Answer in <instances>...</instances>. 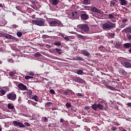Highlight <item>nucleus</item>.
Returning a JSON list of instances; mask_svg holds the SVG:
<instances>
[{"label": "nucleus", "instance_id": "obj_5", "mask_svg": "<svg viewBox=\"0 0 131 131\" xmlns=\"http://www.w3.org/2000/svg\"><path fill=\"white\" fill-rule=\"evenodd\" d=\"M103 106L100 103L98 104H92L91 106V108L93 109L94 111H97V108L99 109L100 111H103Z\"/></svg>", "mask_w": 131, "mask_h": 131}, {"label": "nucleus", "instance_id": "obj_60", "mask_svg": "<svg viewBox=\"0 0 131 131\" xmlns=\"http://www.w3.org/2000/svg\"><path fill=\"white\" fill-rule=\"evenodd\" d=\"M127 105L131 107V102H128V103H127Z\"/></svg>", "mask_w": 131, "mask_h": 131}, {"label": "nucleus", "instance_id": "obj_59", "mask_svg": "<svg viewBox=\"0 0 131 131\" xmlns=\"http://www.w3.org/2000/svg\"><path fill=\"white\" fill-rule=\"evenodd\" d=\"M47 37L48 36L46 35H42V38L43 39H46Z\"/></svg>", "mask_w": 131, "mask_h": 131}, {"label": "nucleus", "instance_id": "obj_34", "mask_svg": "<svg viewBox=\"0 0 131 131\" xmlns=\"http://www.w3.org/2000/svg\"><path fill=\"white\" fill-rule=\"evenodd\" d=\"M99 50L101 51H104L106 50V49H105V48L103 46H101L100 47H99Z\"/></svg>", "mask_w": 131, "mask_h": 131}, {"label": "nucleus", "instance_id": "obj_27", "mask_svg": "<svg viewBox=\"0 0 131 131\" xmlns=\"http://www.w3.org/2000/svg\"><path fill=\"white\" fill-rule=\"evenodd\" d=\"M123 31H124L125 32H129L130 33H131V27L129 28H125V29L123 30Z\"/></svg>", "mask_w": 131, "mask_h": 131}, {"label": "nucleus", "instance_id": "obj_63", "mask_svg": "<svg viewBox=\"0 0 131 131\" xmlns=\"http://www.w3.org/2000/svg\"><path fill=\"white\" fill-rule=\"evenodd\" d=\"M82 6L85 9H87V8L88 7V6H85L84 5H82Z\"/></svg>", "mask_w": 131, "mask_h": 131}, {"label": "nucleus", "instance_id": "obj_15", "mask_svg": "<svg viewBox=\"0 0 131 131\" xmlns=\"http://www.w3.org/2000/svg\"><path fill=\"white\" fill-rule=\"evenodd\" d=\"M74 81L79 83H83L84 82V80L81 79L80 77H76Z\"/></svg>", "mask_w": 131, "mask_h": 131}, {"label": "nucleus", "instance_id": "obj_43", "mask_svg": "<svg viewBox=\"0 0 131 131\" xmlns=\"http://www.w3.org/2000/svg\"><path fill=\"white\" fill-rule=\"evenodd\" d=\"M53 105V103L52 102H47L46 103V105H47L48 107H50Z\"/></svg>", "mask_w": 131, "mask_h": 131}, {"label": "nucleus", "instance_id": "obj_20", "mask_svg": "<svg viewBox=\"0 0 131 131\" xmlns=\"http://www.w3.org/2000/svg\"><path fill=\"white\" fill-rule=\"evenodd\" d=\"M59 0H52V4L53 6H56L59 4Z\"/></svg>", "mask_w": 131, "mask_h": 131}, {"label": "nucleus", "instance_id": "obj_56", "mask_svg": "<svg viewBox=\"0 0 131 131\" xmlns=\"http://www.w3.org/2000/svg\"><path fill=\"white\" fill-rule=\"evenodd\" d=\"M8 62H9V63H13V60L12 59H8Z\"/></svg>", "mask_w": 131, "mask_h": 131}, {"label": "nucleus", "instance_id": "obj_9", "mask_svg": "<svg viewBox=\"0 0 131 131\" xmlns=\"http://www.w3.org/2000/svg\"><path fill=\"white\" fill-rule=\"evenodd\" d=\"M121 63L126 68H131V63L129 60H126L124 61H122Z\"/></svg>", "mask_w": 131, "mask_h": 131}, {"label": "nucleus", "instance_id": "obj_62", "mask_svg": "<svg viewBox=\"0 0 131 131\" xmlns=\"http://www.w3.org/2000/svg\"><path fill=\"white\" fill-rule=\"evenodd\" d=\"M48 127H52V124H48Z\"/></svg>", "mask_w": 131, "mask_h": 131}, {"label": "nucleus", "instance_id": "obj_2", "mask_svg": "<svg viewBox=\"0 0 131 131\" xmlns=\"http://www.w3.org/2000/svg\"><path fill=\"white\" fill-rule=\"evenodd\" d=\"M78 28L80 30H81L82 33H88L90 31V27L87 24H83L78 25Z\"/></svg>", "mask_w": 131, "mask_h": 131}, {"label": "nucleus", "instance_id": "obj_12", "mask_svg": "<svg viewBox=\"0 0 131 131\" xmlns=\"http://www.w3.org/2000/svg\"><path fill=\"white\" fill-rule=\"evenodd\" d=\"M74 94V92L71 90H67L64 91L63 95H72Z\"/></svg>", "mask_w": 131, "mask_h": 131}, {"label": "nucleus", "instance_id": "obj_58", "mask_svg": "<svg viewBox=\"0 0 131 131\" xmlns=\"http://www.w3.org/2000/svg\"><path fill=\"white\" fill-rule=\"evenodd\" d=\"M70 122L71 124H72L73 125L75 124V122L73 120H71Z\"/></svg>", "mask_w": 131, "mask_h": 131}, {"label": "nucleus", "instance_id": "obj_32", "mask_svg": "<svg viewBox=\"0 0 131 131\" xmlns=\"http://www.w3.org/2000/svg\"><path fill=\"white\" fill-rule=\"evenodd\" d=\"M61 37H63L64 40H67V41H69V40H70L68 36H64L62 34L61 35Z\"/></svg>", "mask_w": 131, "mask_h": 131}, {"label": "nucleus", "instance_id": "obj_39", "mask_svg": "<svg viewBox=\"0 0 131 131\" xmlns=\"http://www.w3.org/2000/svg\"><path fill=\"white\" fill-rule=\"evenodd\" d=\"M58 93H59L60 94H62V95H64V93L65 91H64V90H63L62 89H60V90H58Z\"/></svg>", "mask_w": 131, "mask_h": 131}, {"label": "nucleus", "instance_id": "obj_26", "mask_svg": "<svg viewBox=\"0 0 131 131\" xmlns=\"http://www.w3.org/2000/svg\"><path fill=\"white\" fill-rule=\"evenodd\" d=\"M54 45L57 46H61V43L58 41H55Z\"/></svg>", "mask_w": 131, "mask_h": 131}, {"label": "nucleus", "instance_id": "obj_37", "mask_svg": "<svg viewBox=\"0 0 131 131\" xmlns=\"http://www.w3.org/2000/svg\"><path fill=\"white\" fill-rule=\"evenodd\" d=\"M63 123V124H62V125H63V126H64V127L68 126V125H69V122H68V121H64V122H63V123Z\"/></svg>", "mask_w": 131, "mask_h": 131}, {"label": "nucleus", "instance_id": "obj_36", "mask_svg": "<svg viewBox=\"0 0 131 131\" xmlns=\"http://www.w3.org/2000/svg\"><path fill=\"white\" fill-rule=\"evenodd\" d=\"M41 56V54H40L39 53L37 52L34 54L35 57L39 58Z\"/></svg>", "mask_w": 131, "mask_h": 131}, {"label": "nucleus", "instance_id": "obj_14", "mask_svg": "<svg viewBox=\"0 0 131 131\" xmlns=\"http://www.w3.org/2000/svg\"><path fill=\"white\" fill-rule=\"evenodd\" d=\"M89 18H90V17H89V15L88 14L84 13V14H82L81 15V19L82 20H86Z\"/></svg>", "mask_w": 131, "mask_h": 131}, {"label": "nucleus", "instance_id": "obj_33", "mask_svg": "<svg viewBox=\"0 0 131 131\" xmlns=\"http://www.w3.org/2000/svg\"><path fill=\"white\" fill-rule=\"evenodd\" d=\"M28 91L25 92V93H26L28 95H31L32 94V90H27Z\"/></svg>", "mask_w": 131, "mask_h": 131}, {"label": "nucleus", "instance_id": "obj_48", "mask_svg": "<svg viewBox=\"0 0 131 131\" xmlns=\"http://www.w3.org/2000/svg\"><path fill=\"white\" fill-rule=\"evenodd\" d=\"M43 118L45 122H47L49 121V119H48L47 117H43Z\"/></svg>", "mask_w": 131, "mask_h": 131}, {"label": "nucleus", "instance_id": "obj_29", "mask_svg": "<svg viewBox=\"0 0 131 131\" xmlns=\"http://www.w3.org/2000/svg\"><path fill=\"white\" fill-rule=\"evenodd\" d=\"M83 4L84 5H89L90 3V0H84L82 1Z\"/></svg>", "mask_w": 131, "mask_h": 131}, {"label": "nucleus", "instance_id": "obj_45", "mask_svg": "<svg viewBox=\"0 0 131 131\" xmlns=\"http://www.w3.org/2000/svg\"><path fill=\"white\" fill-rule=\"evenodd\" d=\"M32 78H33V77H32V76H25V79H32Z\"/></svg>", "mask_w": 131, "mask_h": 131}, {"label": "nucleus", "instance_id": "obj_28", "mask_svg": "<svg viewBox=\"0 0 131 131\" xmlns=\"http://www.w3.org/2000/svg\"><path fill=\"white\" fill-rule=\"evenodd\" d=\"M76 74L78 75H82L83 74V71L82 70H78V71H76Z\"/></svg>", "mask_w": 131, "mask_h": 131}, {"label": "nucleus", "instance_id": "obj_30", "mask_svg": "<svg viewBox=\"0 0 131 131\" xmlns=\"http://www.w3.org/2000/svg\"><path fill=\"white\" fill-rule=\"evenodd\" d=\"M113 15H115L114 13H113V14H108V18L109 19H113V18H114V16H113Z\"/></svg>", "mask_w": 131, "mask_h": 131}, {"label": "nucleus", "instance_id": "obj_17", "mask_svg": "<svg viewBox=\"0 0 131 131\" xmlns=\"http://www.w3.org/2000/svg\"><path fill=\"white\" fill-rule=\"evenodd\" d=\"M119 73H120V74H122L123 76L127 75V72H125V71L123 69H120L119 70Z\"/></svg>", "mask_w": 131, "mask_h": 131}, {"label": "nucleus", "instance_id": "obj_55", "mask_svg": "<svg viewBox=\"0 0 131 131\" xmlns=\"http://www.w3.org/2000/svg\"><path fill=\"white\" fill-rule=\"evenodd\" d=\"M76 95L78 97H83V95L81 93H77Z\"/></svg>", "mask_w": 131, "mask_h": 131}, {"label": "nucleus", "instance_id": "obj_6", "mask_svg": "<svg viewBox=\"0 0 131 131\" xmlns=\"http://www.w3.org/2000/svg\"><path fill=\"white\" fill-rule=\"evenodd\" d=\"M7 97L8 100L14 101L16 99V95L15 92H12L11 93L8 94Z\"/></svg>", "mask_w": 131, "mask_h": 131}, {"label": "nucleus", "instance_id": "obj_13", "mask_svg": "<svg viewBox=\"0 0 131 131\" xmlns=\"http://www.w3.org/2000/svg\"><path fill=\"white\" fill-rule=\"evenodd\" d=\"M123 47L125 49H129L128 52L131 54V43H124Z\"/></svg>", "mask_w": 131, "mask_h": 131}, {"label": "nucleus", "instance_id": "obj_1", "mask_svg": "<svg viewBox=\"0 0 131 131\" xmlns=\"http://www.w3.org/2000/svg\"><path fill=\"white\" fill-rule=\"evenodd\" d=\"M116 28V24L112 22L104 23L102 25L103 30L104 31H110Z\"/></svg>", "mask_w": 131, "mask_h": 131}, {"label": "nucleus", "instance_id": "obj_54", "mask_svg": "<svg viewBox=\"0 0 131 131\" xmlns=\"http://www.w3.org/2000/svg\"><path fill=\"white\" fill-rule=\"evenodd\" d=\"M117 128H116V127L113 126L112 127V128H111V129H112V130L113 131H115Z\"/></svg>", "mask_w": 131, "mask_h": 131}, {"label": "nucleus", "instance_id": "obj_16", "mask_svg": "<svg viewBox=\"0 0 131 131\" xmlns=\"http://www.w3.org/2000/svg\"><path fill=\"white\" fill-rule=\"evenodd\" d=\"M81 54L85 56H88L90 55V52L86 50H83L81 52Z\"/></svg>", "mask_w": 131, "mask_h": 131}, {"label": "nucleus", "instance_id": "obj_53", "mask_svg": "<svg viewBox=\"0 0 131 131\" xmlns=\"http://www.w3.org/2000/svg\"><path fill=\"white\" fill-rule=\"evenodd\" d=\"M25 125H26V126H31L30 124H29V123H28V122H25Z\"/></svg>", "mask_w": 131, "mask_h": 131}, {"label": "nucleus", "instance_id": "obj_44", "mask_svg": "<svg viewBox=\"0 0 131 131\" xmlns=\"http://www.w3.org/2000/svg\"><path fill=\"white\" fill-rule=\"evenodd\" d=\"M17 36L19 37H21L22 36V33L20 32H17Z\"/></svg>", "mask_w": 131, "mask_h": 131}, {"label": "nucleus", "instance_id": "obj_50", "mask_svg": "<svg viewBox=\"0 0 131 131\" xmlns=\"http://www.w3.org/2000/svg\"><path fill=\"white\" fill-rule=\"evenodd\" d=\"M127 38H128V40H131V35L129 34L128 35H127Z\"/></svg>", "mask_w": 131, "mask_h": 131}, {"label": "nucleus", "instance_id": "obj_64", "mask_svg": "<svg viewBox=\"0 0 131 131\" xmlns=\"http://www.w3.org/2000/svg\"><path fill=\"white\" fill-rule=\"evenodd\" d=\"M56 110V108H52V111H55Z\"/></svg>", "mask_w": 131, "mask_h": 131}, {"label": "nucleus", "instance_id": "obj_41", "mask_svg": "<svg viewBox=\"0 0 131 131\" xmlns=\"http://www.w3.org/2000/svg\"><path fill=\"white\" fill-rule=\"evenodd\" d=\"M66 105L68 108H71L72 106L71 103L69 102H67Z\"/></svg>", "mask_w": 131, "mask_h": 131}, {"label": "nucleus", "instance_id": "obj_52", "mask_svg": "<svg viewBox=\"0 0 131 131\" xmlns=\"http://www.w3.org/2000/svg\"><path fill=\"white\" fill-rule=\"evenodd\" d=\"M90 108V107L89 106H85L84 107V110H86V111H88L89 110Z\"/></svg>", "mask_w": 131, "mask_h": 131}, {"label": "nucleus", "instance_id": "obj_4", "mask_svg": "<svg viewBox=\"0 0 131 131\" xmlns=\"http://www.w3.org/2000/svg\"><path fill=\"white\" fill-rule=\"evenodd\" d=\"M49 25L50 27H59L61 25V21L55 19L50 20L49 21Z\"/></svg>", "mask_w": 131, "mask_h": 131}, {"label": "nucleus", "instance_id": "obj_8", "mask_svg": "<svg viewBox=\"0 0 131 131\" xmlns=\"http://www.w3.org/2000/svg\"><path fill=\"white\" fill-rule=\"evenodd\" d=\"M13 123L14 126H19L20 128H25L26 127L24 123L20 122H18L17 121H14Z\"/></svg>", "mask_w": 131, "mask_h": 131}, {"label": "nucleus", "instance_id": "obj_51", "mask_svg": "<svg viewBox=\"0 0 131 131\" xmlns=\"http://www.w3.org/2000/svg\"><path fill=\"white\" fill-rule=\"evenodd\" d=\"M127 21H128V19H123L122 20V23H126Z\"/></svg>", "mask_w": 131, "mask_h": 131}, {"label": "nucleus", "instance_id": "obj_11", "mask_svg": "<svg viewBox=\"0 0 131 131\" xmlns=\"http://www.w3.org/2000/svg\"><path fill=\"white\" fill-rule=\"evenodd\" d=\"M91 11L101 14H103L104 13L103 12L101 11L100 9H98L96 7H92L91 8Z\"/></svg>", "mask_w": 131, "mask_h": 131}, {"label": "nucleus", "instance_id": "obj_47", "mask_svg": "<svg viewBox=\"0 0 131 131\" xmlns=\"http://www.w3.org/2000/svg\"><path fill=\"white\" fill-rule=\"evenodd\" d=\"M67 121H64V119H62V118H61L60 119V123H64V122H67Z\"/></svg>", "mask_w": 131, "mask_h": 131}, {"label": "nucleus", "instance_id": "obj_10", "mask_svg": "<svg viewBox=\"0 0 131 131\" xmlns=\"http://www.w3.org/2000/svg\"><path fill=\"white\" fill-rule=\"evenodd\" d=\"M17 88H18L19 90L22 91H28L27 87L26 86L25 84L22 83H20L18 84H17Z\"/></svg>", "mask_w": 131, "mask_h": 131}, {"label": "nucleus", "instance_id": "obj_40", "mask_svg": "<svg viewBox=\"0 0 131 131\" xmlns=\"http://www.w3.org/2000/svg\"><path fill=\"white\" fill-rule=\"evenodd\" d=\"M50 93L51 95H55V90L51 89L50 90Z\"/></svg>", "mask_w": 131, "mask_h": 131}, {"label": "nucleus", "instance_id": "obj_24", "mask_svg": "<svg viewBox=\"0 0 131 131\" xmlns=\"http://www.w3.org/2000/svg\"><path fill=\"white\" fill-rule=\"evenodd\" d=\"M55 51H56V53L58 54V55H61V49H58V48H56L55 49Z\"/></svg>", "mask_w": 131, "mask_h": 131}, {"label": "nucleus", "instance_id": "obj_31", "mask_svg": "<svg viewBox=\"0 0 131 131\" xmlns=\"http://www.w3.org/2000/svg\"><path fill=\"white\" fill-rule=\"evenodd\" d=\"M121 46H122L121 42H117L116 43L115 47H116V48H119V47H121Z\"/></svg>", "mask_w": 131, "mask_h": 131}, {"label": "nucleus", "instance_id": "obj_46", "mask_svg": "<svg viewBox=\"0 0 131 131\" xmlns=\"http://www.w3.org/2000/svg\"><path fill=\"white\" fill-rule=\"evenodd\" d=\"M106 87H107L108 89H110L111 90H115V88H113V87L112 86L106 85Z\"/></svg>", "mask_w": 131, "mask_h": 131}, {"label": "nucleus", "instance_id": "obj_3", "mask_svg": "<svg viewBox=\"0 0 131 131\" xmlns=\"http://www.w3.org/2000/svg\"><path fill=\"white\" fill-rule=\"evenodd\" d=\"M46 20L42 18H38L37 19L32 20V24L36 25L40 27L43 26Z\"/></svg>", "mask_w": 131, "mask_h": 131}, {"label": "nucleus", "instance_id": "obj_21", "mask_svg": "<svg viewBox=\"0 0 131 131\" xmlns=\"http://www.w3.org/2000/svg\"><path fill=\"white\" fill-rule=\"evenodd\" d=\"M7 108L9 110H13L14 109V106L12 103H8Z\"/></svg>", "mask_w": 131, "mask_h": 131}, {"label": "nucleus", "instance_id": "obj_42", "mask_svg": "<svg viewBox=\"0 0 131 131\" xmlns=\"http://www.w3.org/2000/svg\"><path fill=\"white\" fill-rule=\"evenodd\" d=\"M108 35H109V36H110V37L111 38H113L115 36V33H108Z\"/></svg>", "mask_w": 131, "mask_h": 131}, {"label": "nucleus", "instance_id": "obj_22", "mask_svg": "<svg viewBox=\"0 0 131 131\" xmlns=\"http://www.w3.org/2000/svg\"><path fill=\"white\" fill-rule=\"evenodd\" d=\"M76 37L82 39V40H85V37L84 36L81 35V34H76Z\"/></svg>", "mask_w": 131, "mask_h": 131}, {"label": "nucleus", "instance_id": "obj_7", "mask_svg": "<svg viewBox=\"0 0 131 131\" xmlns=\"http://www.w3.org/2000/svg\"><path fill=\"white\" fill-rule=\"evenodd\" d=\"M0 37H5L7 39H12V40H16V38L14 36H11L8 34H3L2 33H0Z\"/></svg>", "mask_w": 131, "mask_h": 131}, {"label": "nucleus", "instance_id": "obj_19", "mask_svg": "<svg viewBox=\"0 0 131 131\" xmlns=\"http://www.w3.org/2000/svg\"><path fill=\"white\" fill-rule=\"evenodd\" d=\"M120 4L122 6H126L127 5V1L126 0H119Z\"/></svg>", "mask_w": 131, "mask_h": 131}, {"label": "nucleus", "instance_id": "obj_49", "mask_svg": "<svg viewBox=\"0 0 131 131\" xmlns=\"http://www.w3.org/2000/svg\"><path fill=\"white\" fill-rule=\"evenodd\" d=\"M9 76L11 77L14 76V73L13 72H10L9 73Z\"/></svg>", "mask_w": 131, "mask_h": 131}, {"label": "nucleus", "instance_id": "obj_38", "mask_svg": "<svg viewBox=\"0 0 131 131\" xmlns=\"http://www.w3.org/2000/svg\"><path fill=\"white\" fill-rule=\"evenodd\" d=\"M31 104H32L33 105L36 106V107H38V106L37 105V102H35L33 101H31Z\"/></svg>", "mask_w": 131, "mask_h": 131}, {"label": "nucleus", "instance_id": "obj_57", "mask_svg": "<svg viewBox=\"0 0 131 131\" xmlns=\"http://www.w3.org/2000/svg\"><path fill=\"white\" fill-rule=\"evenodd\" d=\"M29 75L30 76H33L34 75V74L33 72H30L29 73Z\"/></svg>", "mask_w": 131, "mask_h": 131}, {"label": "nucleus", "instance_id": "obj_23", "mask_svg": "<svg viewBox=\"0 0 131 131\" xmlns=\"http://www.w3.org/2000/svg\"><path fill=\"white\" fill-rule=\"evenodd\" d=\"M6 93V91L3 89H2L1 90H0V95L1 96H3L4 95H5Z\"/></svg>", "mask_w": 131, "mask_h": 131}, {"label": "nucleus", "instance_id": "obj_35", "mask_svg": "<svg viewBox=\"0 0 131 131\" xmlns=\"http://www.w3.org/2000/svg\"><path fill=\"white\" fill-rule=\"evenodd\" d=\"M76 60L78 61H83V59L80 56H76Z\"/></svg>", "mask_w": 131, "mask_h": 131}, {"label": "nucleus", "instance_id": "obj_18", "mask_svg": "<svg viewBox=\"0 0 131 131\" xmlns=\"http://www.w3.org/2000/svg\"><path fill=\"white\" fill-rule=\"evenodd\" d=\"M118 1H116V0H113V1H111V2H110V6L111 7H116V3Z\"/></svg>", "mask_w": 131, "mask_h": 131}, {"label": "nucleus", "instance_id": "obj_61", "mask_svg": "<svg viewBox=\"0 0 131 131\" xmlns=\"http://www.w3.org/2000/svg\"><path fill=\"white\" fill-rule=\"evenodd\" d=\"M125 27V25H120V28H123Z\"/></svg>", "mask_w": 131, "mask_h": 131}, {"label": "nucleus", "instance_id": "obj_25", "mask_svg": "<svg viewBox=\"0 0 131 131\" xmlns=\"http://www.w3.org/2000/svg\"><path fill=\"white\" fill-rule=\"evenodd\" d=\"M32 100H34L36 102H38V98L37 95H34V96H33L31 98Z\"/></svg>", "mask_w": 131, "mask_h": 131}]
</instances>
